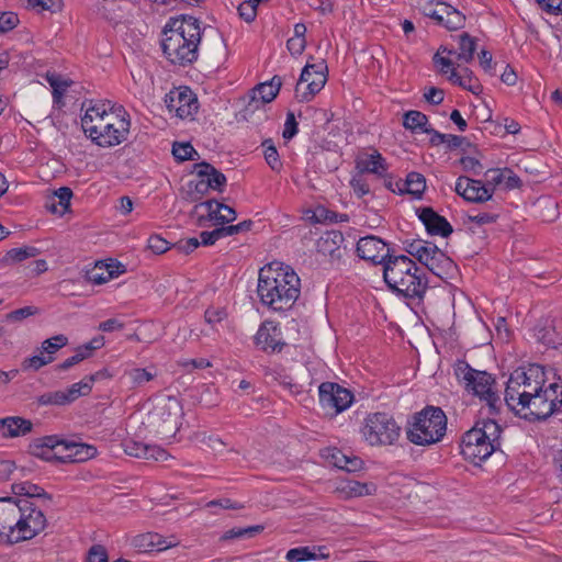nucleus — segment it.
Wrapping results in <instances>:
<instances>
[{
	"mask_svg": "<svg viewBox=\"0 0 562 562\" xmlns=\"http://www.w3.org/2000/svg\"><path fill=\"white\" fill-rule=\"evenodd\" d=\"M257 293L269 308L286 311L300 296L301 281L290 267H273L271 263L259 271Z\"/></svg>",
	"mask_w": 562,
	"mask_h": 562,
	"instance_id": "obj_1",
	"label": "nucleus"
},
{
	"mask_svg": "<svg viewBox=\"0 0 562 562\" xmlns=\"http://www.w3.org/2000/svg\"><path fill=\"white\" fill-rule=\"evenodd\" d=\"M201 27L198 19L183 16L170 20L162 31L161 48L173 65L187 66L198 59Z\"/></svg>",
	"mask_w": 562,
	"mask_h": 562,
	"instance_id": "obj_2",
	"label": "nucleus"
},
{
	"mask_svg": "<svg viewBox=\"0 0 562 562\" xmlns=\"http://www.w3.org/2000/svg\"><path fill=\"white\" fill-rule=\"evenodd\" d=\"M383 279L392 292L409 300H422L427 290V280L405 255L392 256L385 261Z\"/></svg>",
	"mask_w": 562,
	"mask_h": 562,
	"instance_id": "obj_3",
	"label": "nucleus"
},
{
	"mask_svg": "<svg viewBox=\"0 0 562 562\" xmlns=\"http://www.w3.org/2000/svg\"><path fill=\"white\" fill-rule=\"evenodd\" d=\"M502 427L491 418L482 419L468 430L460 445L461 454L471 463L480 464L501 446Z\"/></svg>",
	"mask_w": 562,
	"mask_h": 562,
	"instance_id": "obj_4",
	"label": "nucleus"
},
{
	"mask_svg": "<svg viewBox=\"0 0 562 562\" xmlns=\"http://www.w3.org/2000/svg\"><path fill=\"white\" fill-rule=\"evenodd\" d=\"M544 385V371L539 364L520 367L510 373L506 383L504 401L510 411H515Z\"/></svg>",
	"mask_w": 562,
	"mask_h": 562,
	"instance_id": "obj_5",
	"label": "nucleus"
},
{
	"mask_svg": "<svg viewBox=\"0 0 562 562\" xmlns=\"http://www.w3.org/2000/svg\"><path fill=\"white\" fill-rule=\"evenodd\" d=\"M447 430V417L440 407L426 406L413 416L406 429L407 439L417 446L439 442Z\"/></svg>",
	"mask_w": 562,
	"mask_h": 562,
	"instance_id": "obj_6",
	"label": "nucleus"
},
{
	"mask_svg": "<svg viewBox=\"0 0 562 562\" xmlns=\"http://www.w3.org/2000/svg\"><path fill=\"white\" fill-rule=\"evenodd\" d=\"M182 406L173 396L159 400L148 415V425L162 438L173 437L179 429Z\"/></svg>",
	"mask_w": 562,
	"mask_h": 562,
	"instance_id": "obj_7",
	"label": "nucleus"
},
{
	"mask_svg": "<svg viewBox=\"0 0 562 562\" xmlns=\"http://www.w3.org/2000/svg\"><path fill=\"white\" fill-rule=\"evenodd\" d=\"M401 428L386 413L368 415L362 434L371 446L393 445L400 437Z\"/></svg>",
	"mask_w": 562,
	"mask_h": 562,
	"instance_id": "obj_8",
	"label": "nucleus"
},
{
	"mask_svg": "<svg viewBox=\"0 0 562 562\" xmlns=\"http://www.w3.org/2000/svg\"><path fill=\"white\" fill-rule=\"evenodd\" d=\"M558 383H551L548 387L541 389L514 412L527 420H541L552 415L557 406L555 391Z\"/></svg>",
	"mask_w": 562,
	"mask_h": 562,
	"instance_id": "obj_9",
	"label": "nucleus"
},
{
	"mask_svg": "<svg viewBox=\"0 0 562 562\" xmlns=\"http://www.w3.org/2000/svg\"><path fill=\"white\" fill-rule=\"evenodd\" d=\"M127 113L120 106L117 112L110 113V120L105 125L99 126V132L91 140L101 147H113L127 139L131 122Z\"/></svg>",
	"mask_w": 562,
	"mask_h": 562,
	"instance_id": "obj_10",
	"label": "nucleus"
},
{
	"mask_svg": "<svg viewBox=\"0 0 562 562\" xmlns=\"http://www.w3.org/2000/svg\"><path fill=\"white\" fill-rule=\"evenodd\" d=\"M327 81V65L325 60L306 64L295 87V98L299 102L311 101Z\"/></svg>",
	"mask_w": 562,
	"mask_h": 562,
	"instance_id": "obj_11",
	"label": "nucleus"
},
{
	"mask_svg": "<svg viewBox=\"0 0 562 562\" xmlns=\"http://www.w3.org/2000/svg\"><path fill=\"white\" fill-rule=\"evenodd\" d=\"M458 380L464 383L468 391L483 400L494 392L495 380L486 371H479L471 368L467 362H459L454 368Z\"/></svg>",
	"mask_w": 562,
	"mask_h": 562,
	"instance_id": "obj_12",
	"label": "nucleus"
},
{
	"mask_svg": "<svg viewBox=\"0 0 562 562\" xmlns=\"http://www.w3.org/2000/svg\"><path fill=\"white\" fill-rule=\"evenodd\" d=\"M319 404L330 413L337 415L346 411L353 401V394L334 382H324L318 387Z\"/></svg>",
	"mask_w": 562,
	"mask_h": 562,
	"instance_id": "obj_13",
	"label": "nucleus"
},
{
	"mask_svg": "<svg viewBox=\"0 0 562 562\" xmlns=\"http://www.w3.org/2000/svg\"><path fill=\"white\" fill-rule=\"evenodd\" d=\"M21 507H25L26 510L20 513L18 535H14L16 543L32 539L46 527L44 514L36 509L31 502L21 499Z\"/></svg>",
	"mask_w": 562,
	"mask_h": 562,
	"instance_id": "obj_14",
	"label": "nucleus"
},
{
	"mask_svg": "<svg viewBox=\"0 0 562 562\" xmlns=\"http://www.w3.org/2000/svg\"><path fill=\"white\" fill-rule=\"evenodd\" d=\"M21 510H26L21 507V501L15 502L12 497L0 498V541L16 543L14 535H18Z\"/></svg>",
	"mask_w": 562,
	"mask_h": 562,
	"instance_id": "obj_15",
	"label": "nucleus"
},
{
	"mask_svg": "<svg viewBox=\"0 0 562 562\" xmlns=\"http://www.w3.org/2000/svg\"><path fill=\"white\" fill-rule=\"evenodd\" d=\"M165 103L180 119L192 116L198 111V99L191 89L180 87L166 94Z\"/></svg>",
	"mask_w": 562,
	"mask_h": 562,
	"instance_id": "obj_16",
	"label": "nucleus"
},
{
	"mask_svg": "<svg viewBox=\"0 0 562 562\" xmlns=\"http://www.w3.org/2000/svg\"><path fill=\"white\" fill-rule=\"evenodd\" d=\"M282 86L280 76H273L269 81L257 85L250 92L249 102L244 109V116L254 113L255 111L263 108L266 104L272 102L278 95Z\"/></svg>",
	"mask_w": 562,
	"mask_h": 562,
	"instance_id": "obj_17",
	"label": "nucleus"
},
{
	"mask_svg": "<svg viewBox=\"0 0 562 562\" xmlns=\"http://www.w3.org/2000/svg\"><path fill=\"white\" fill-rule=\"evenodd\" d=\"M356 250L361 259L370 261L373 265L384 266L385 261L392 257L386 243L373 235L360 238L357 243Z\"/></svg>",
	"mask_w": 562,
	"mask_h": 562,
	"instance_id": "obj_18",
	"label": "nucleus"
},
{
	"mask_svg": "<svg viewBox=\"0 0 562 562\" xmlns=\"http://www.w3.org/2000/svg\"><path fill=\"white\" fill-rule=\"evenodd\" d=\"M419 262L440 279L452 277L457 268L454 262L434 244L428 247Z\"/></svg>",
	"mask_w": 562,
	"mask_h": 562,
	"instance_id": "obj_19",
	"label": "nucleus"
},
{
	"mask_svg": "<svg viewBox=\"0 0 562 562\" xmlns=\"http://www.w3.org/2000/svg\"><path fill=\"white\" fill-rule=\"evenodd\" d=\"M117 112V109L110 106V103H98L87 109L81 119V127L85 134L91 139L99 132V126L105 125L110 120V113Z\"/></svg>",
	"mask_w": 562,
	"mask_h": 562,
	"instance_id": "obj_20",
	"label": "nucleus"
},
{
	"mask_svg": "<svg viewBox=\"0 0 562 562\" xmlns=\"http://www.w3.org/2000/svg\"><path fill=\"white\" fill-rule=\"evenodd\" d=\"M456 192L465 201L483 203L492 200L493 191L485 187L482 181L468 177H459L456 182Z\"/></svg>",
	"mask_w": 562,
	"mask_h": 562,
	"instance_id": "obj_21",
	"label": "nucleus"
},
{
	"mask_svg": "<svg viewBox=\"0 0 562 562\" xmlns=\"http://www.w3.org/2000/svg\"><path fill=\"white\" fill-rule=\"evenodd\" d=\"M87 395V386L74 383L65 390L47 392L37 397V403L43 406H63L75 402L80 396Z\"/></svg>",
	"mask_w": 562,
	"mask_h": 562,
	"instance_id": "obj_22",
	"label": "nucleus"
},
{
	"mask_svg": "<svg viewBox=\"0 0 562 562\" xmlns=\"http://www.w3.org/2000/svg\"><path fill=\"white\" fill-rule=\"evenodd\" d=\"M345 237L339 231H327L318 238L316 247L317 251L330 259L331 262L341 260L345 247L342 244Z\"/></svg>",
	"mask_w": 562,
	"mask_h": 562,
	"instance_id": "obj_23",
	"label": "nucleus"
},
{
	"mask_svg": "<svg viewBox=\"0 0 562 562\" xmlns=\"http://www.w3.org/2000/svg\"><path fill=\"white\" fill-rule=\"evenodd\" d=\"M179 541L175 536L165 538L156 532H147L134 537L132 544L140 552L162 551L178 546Z\"/></svg>",
	"mask_w": 562,
	"mask_h": 562,
	"instance_id": "obj_24",
	"label": "nucleus"
},
{
	"mask_svg": "<svg viewBox=\"0 0 562 562\" xmlns=\"http://www.w3.org/2000/svg\"><path fill=\"white\" fill-rule=\"evenodd\" d=\"M417 213L428 234L448 237L453 232L450 223L431 207H422L417 210Z\"/></svg>",
	"mask_w": 562,
	"mask_h": 562,
	"instance_id": "obj_25",
	"label": "nucleus"
},
{
	"mask_svg": "<svg viewBox=\"0 0 562 562\" xmlns=\"http://www.w3.org/2000/svg\"><path fill=\"white\" fill-rule=\"evenodd\" d=\"M255 344L258 348L267 353L281 352L285 342L280 338V331L276 326L262 324L256 336Z\"/></svg>",
	"mask_w": 562,
	"mask_h": 562,
	"instance_id": "obj_26",
	"label": "nucleus"
},
{
	"mask_svg": "<svg viewBox=\"0 0 562 562\" xmlns=\"http://www.w3.org/2000/svg\"><path fill=\"white\" fill-rule=\"evenodd\" d=\"M59 463L83 462L97 454V448L87 443L61 440Z\"/></svg>",
	"mask_w": 562,
	"mask_h": 562,
	"instance_id": "obj_27",
	"label": "nucleus"
},
{
	"mask_svg": "<svg viewBox=\"0 0 562 562\" xmlns=\"http://www.w3.org/2000/svg\"><path fill=\"white\" fill-rule=\"evenodd\" d=\"M57 447H61V440L57 436H45L30 443L29 452L44 461L59 462L60 454L54 451Z\"/></svg>",
	"mask_w": 562,
	"mask_h": 562,
	"instance_id": "obj_28",
	"label": "nucleus"
},
{
	"mask_svg": "<svg viewBox=\"0 0 562 562\" xmlns=\"http://www.w3.org/2000/svg\"><path fill=\"white\" fill-rule=\"evenodd\" d=\"M32 428V422L23 417L11 416L0 419V434L3 438L25 436Z\"/></svg>",
	"mask_w": 562,
	"mask_h": 562,
	"instance_id": "obj_29",
	"label": "nucleus"
},
{
	"mask_svg": "<svg viewBox=\"0 0 562 562\" xmlns=\"http://www.w3.org/2000/svg\"><path fill=\"white\" fill-rule=\"evenodd\" d=\"M357 169L360 172H369L378 176H383L387 170V165L382 155L373 150L372 154H363L356 160Z\"/></svg>",
	"mask_w": 562,
	"mask_h": 562,
	"instance_id": "obj_30",
	"label": "nucleus"
},
{
	"mask_svg": "<svg viewBox=\"0 0 562 562\" xmlns=\"http://www.w3.org/2000/svg\"><path fill=\"white\" fill-rule=\"evenodd\" d=\"M400 193H407L416 199H420L426 189V179L419 172H409L405 181L396 182Z\"/></svg>",
	"mask_w": 562,
	"mask_h": 562,
	"instance_id": "obj_31",
	"label": "nucleus"
},
{
	"mask_svg": "<svg viewBox=\"0 0 562 562\" xmlns=\"http://www.w3.org/2000/svg\"><path fill=\"white\" fill-rule=\"evenodd\" d=\"M71 198V189L68 187H61L54 192V196L50 201L46 202L45 206L49 212L63 215L69 210Z\"/></svg>",
	"mask_w": 562,
	"mask_h": 562,
	"instance_id": "obj_32",
	"label": "nucleus"
},
{
	"mask_svg": "<svg viewBox=\"0 0 562 562\" xmlns=\"http://www.w3.org/2000/svg\"><path fill=\"white\" fill-rule=\"evenodd\" d=\"M403 126L412 132L423 133H425V130L430 127V125H428L427 115L416 110H411L404 113Z\"/></svg>",
	"mask_w": 562,
	"mask_h": 562,
	"instance_id": "obj_33",
	"label": "nucleus"
},
{
	"mask_svg": "<svg viewBox=\"0 0 562 562\" xmlns=\"http://www.w3.org/2000/svg\"><path fill=\"white\" fill-rule=\"evenodd\" d=\"M338 491L345 495V497H361L366 495H371L375 491L373 484L361 483L358 481H347Z\"/></svg>",
	"mask_w": 562,
	"mask_h": 562,
	"instance_id": "obj_34",
	"label": "nucleus"
},
{
	"mask_svg": "<svg viewBox=\"0 0 562 562\" xmlns=\"http://www.w3.org/2000/svg\"><path fill=\"white\" fill-rule=\"evenodd\" d=\"M476 50V40L469 33H462L459 35V52L457 53V59L462 63H470Z\"/></svg>",
	"mask_w": 562,
	"mask_h": 562,
	"instance_id": "obj_35",
	"label": "nucleus"
},
{
	"mask_svg": "<svg viewBox=\"0 0 562 562\" xmlns=\"http://www.w3.org/2000/svg\"><path fill=\"white\" fill-rule=\"evenodd\" d=\"M12 492L14 495H23L27 497H38V498H45L47 501H52V496L47 494L44 488L41 486L30 483V482H21V483H14L11 486Z\"/></svg>",
	"mask_w": 562,
	"mask_h": 562,
	"instance_id": "obj_36",
	"label": "nucleus"
},
{
	"mask_svg": "<svg viewBox=\"0 0 562 562\" xmlns=\"http://www.w3.org/2000/svg\"><path fill=\"white\" fill-rule=\"evenodd\" d=\"M263 530L262 525L249 526V527H234L226 530L221 537L220 541H228L236 539L252 538Z\"/></svg>",
	"mask_w": 562,
	"mask_h": 562,
	"instance_id": "obj_37",
	"label": "nucleus"
},
{
	"mask_svg": "<svg viewBox=\"0 0 562 562\" xmlns=\"http://www.w3.org/2000/svg\"><path fill=\"white\" fill-rule=\"evenodd\" d=\"M45 78L53 88L54 102L59 103L67 88L70 86L71 81L63 78L60 75L56 72H47Z\"/></svg>",
	"mask_w": 562,
	"mask_h": 562,
	"instance_id": "obj_38",
	"label": "nucleus"
},
{
	"mask_svg": "<svg viewBox=\"0 0 562 562\" xmlns=\"http://www.w3.org/2000/svg\"><path fill=\"white\" fill-rule=\"evenodd\" d=\"M333 464L347 472H355L360 469L361 461L358 458H350L345 456L341 451H335L331 454Z\"/></svg>",
	"mask_w": 562,
	"mask_h": 562,
	"instance_id": "obj_39",
	"label": "nucleus"
},
{
	"mask_svg": "<svg viewBox=\"0 0 562 562\" xmlns=\"http://www.w3.org/2000/svg\"><path fill=\"white\" fill-rule=\"evenodd\" d=\"M316 558L317 554L315 553L314 549H311L310 547H297L290 549L285 555L288 562H305L315 560Z\"/></svg>",
	"mask_w": 562,
	"mask_h": 562,
	"instance_id": "obj_40",
	"label": "nucleus"
},
{
	"mask_svg": "<svg viewBox=\"0 0 562 562\" xmlns=\"http://www.w3.org/2000/svg\"><path fill=\"white\" fill-rule=\"evenodd\" d=\"M262 147L265 148L263 155L267 164L272 170L280 171L282 164L273 142L271 139H266L262 142Z\"/></svg>",
	"mask_w": 562,
	"mask_h": 562,
	"instance_id": "obj_41",
	"label": "nucleus"
},
{
	"mask_svg": "<svg viewBox=\"0 0 562 562\" xmlns=\"http://www.w3.org/2000/svg\"><path fill=\"white\" fill-rule=\"evenodd\" d=\"M38 252V249L33 246L13 248L5 254V260L12 262H21L27 258L36 257Z\"/></svg>",
	"mask_w": 562,
	"mask_h": 562,
	"instance_id": "obj_42",
	"label": "nucleus"
},
{
	"mask_svg": "<svg viewBox=\"0 0 562 562\" xmlns=\"http://www.w3.org/2000/svg\"><path fill=\"white\" fill-rule=\"evenodd\" d=\"M68 344V338L63 335H56L52 338H48L42 342V353H47L52 356L57 352L60 348L65 347Z\"/></svg>",
	"mask_w": 562,
	"mask_h": 562,
	"instance_id": "obj_43",
	"label": "nucleus"
},
{
	"mask_svg": "<svg viewBox=\"0 0 562 562\" xmlns=\"http://www.w3.org/2000/svg\"><path fill=\"white\" fill-rule=\"evenodd\" d=\"M172 155L178 161L194 160L196 150L190 143H175L172 145Z\"/></svg>",
	"mask_w": 562,
	"mask_h": 562,
	"instance_id": "obj_44",
	"label": "nucleus"
},
{
	"mask_svg": "<svg viewBox=\"0 0 562 562\" xmlns=\"http://www.w3.org/2000/svg\"><path fill=\"white\" fill-rule=\"evenodd\" d=\"M127 375L135 386H140L153 380L156 373L143 368H133L127 371Z\"/></svg>",
	"mask_w": 562,
	"mask_h": 562,
	"instance_id": "obj_45",
	"label": "nucleus"
},
{
	"mask_svg": "<svg viewBox=\"0 0 562 562\" xmlns=\"http://www.w3.org/2000/svg\"><path fill=\"white\" fill-rule=\"evenodd\" d=\"M113 279L111 272H106L103 262H98L95 267L88 272V280L93 284H103Z\"/></svg>",
	"mask_w": 562,
	"mask_h": 562,
	"instance_id": "obj_46",
	"label": "nucleus"
},
{
	"mask_svg": "<svg viewBox=\"0 0 562 562\" xmlns=\"http://www.w3.org/2000/svg\"><path fill=\"white\" fill-rule=\"evenodd\" d=\"M124 452L131 457L143 458L148 451V445L143 442L135 441L133 439H127L123 442Z\"/></svg>",
	"mask_w": 562,
	"mask_h": 562,
	"instance_id": "obj_47",
	"label": "nucleus"
},
{
	"mask_svg": "<svg viewBox=\"0 0 562 562\" xmlns=\"http://www.w3.org/2000/svg\"><path fill=\"white\" fill-rule=\"evenodd\" d=\"M499 217V207H496L494 211L488 212H477L475 214H469L468 220L476 225H486L495 223Z\"/></svg>",
	"mask_w": 562,
	"mask_h": 562,
	"instance_id": "obj_48",
	"label": "nucleus"
},
{
	"mask_svg": "<svg viewBox=\"0 0 562 562\" xmlns=\"http://www.w3.org/2000/svg\"><path fill=\"white\" fill-rule=\"evenodd\" d=\"M432 243L422 239H415L407 244L405 250L413 257H415L418 261L422 260L428 247L431 246Z\"/></svg>",
	"mask_w": 562,
	"mask_h": 562,
	"instance_id": "obj_49",
	"label": "nucleus"
},
{
	"mask_svg": "<svg viewBox=\"0 0 562 562\" xmlns=\"http://www.w3.org/2000/svg\"><path fill=\"white\" fill-rule=\"evenodd\" d=\"M40 313V310L36 306H24L18 310H14L7 314V321L10 322H21L24 318H27L30 316H34Z\"/></svg>",
	"mask_w": 562,
	"mask_h": 562,
	"instance_id": "obj_50",
	"label": "nucleus"
},
{
	"mask_svg": "<svg viewBox=\"0 0 562 562\" xmlns=\"http://www.w3.org/2000/svg\"><path fill=\"white\" fill-rule=\"evenodd\" d=\"M54 361V357L52 356H32L30 358L24 359L22 366L24 369H33L34 371L40 370L42 367Z\"/></svg>",
	"mask_w": 562,
	"mask_h": 562,
	"instance_id": "obj_51",
	"label": "nucleus"
},
{
	"mask_svg": "<svg viewBox=\"0 0 562 562\" xmlns=\"http://www.w3.org/2000/svg\"><path fill=\"white\" fill-rule=\"evenodd\" d=\"M211 183L205 179H201L196 182L191 181L189 187L191 189L190 196L192 201L200 200L204 194L209 192Z\"/></svg>",
	"mask_w": 562,
	"mask_h": 562,
	"instance_id": "obj_52",
	"label": "nucleus"
},
{
	"mask_svg": "<svg viewBox=\"0 0 562 562\" xmlns=\"http://www.w3.org/2000/svg\"><path fill=\"white\" fill-rule=\"evenodd\" d=\"M27 8L41 10H48L50 12H55L60 9L61 0H26Z\"/></svg>",
	"mask_w": 562,
	"mask_h": 562,
	"instance_id": "obj_53",
	"label": "nucleus"
},
{
	"mask_svg": "<svg viewBox=\"0 0 562 562\" xmlns=\"http://www.w3.org/2000/svg\"><path fill=\"white\" fill-rule=\"evenodd\" d=\"M465 16L458 11L457 9H452L449 13L448 18L446 19L445 26L448 30H459L464 26Z\"/></svg>",
	"mask_w": 562,
	"mask_h": 562,
	"instance_id": "obj_54",
	"label": "nucleus"
},
{
	"mask_svg": "<svg viewBox=\"0 0 562 562\" xmlns=\"http://www.w3.org/2000/svg\"><path fill=\"white\" fill-rule=\"evenodd\" d=\"M201 244L204 246L214 245L218 239L225 238L223 225L211 232L204 231L200 234Z\"/></svg>",
	"mask_w": 562,
	"mask_h": 562,
	"instance_id": "obj_55",
	"label": "nucleus"
},
{
	"mask_svg": "<svg viewBox=\"0 0 562 562\" xmlns=\"http://www.w3.org/2000/svg\"><path fill=\"white\" fill-rule=\"evenodd\" d=\"M19 24V16L13 12L0 13V32L5 33Z\"/></svg>",
	"mask_w": 562,
	"mask_h": 562,
	"instance_id": "obj_56",
	"label": "nucleus"
},
{
	"mask_svg": "<svg viewBox=\"0 0 562 562\" xmlns=\"http://www.w3.org/2000/svg\"><path fill=\"white\" fill-rule=\"evenodd\" d=\"M238 13L243 20L250 23L257 15V7L249 0H246L238 5Z\"/></svg>",
	"mask_w": 562,
	"mask_h": 562,
	"instance_id": "obj_57",
	"label": "nucleus"
},
{
	"mask_svg": "<svg viewBox=\"0 0 562 562\" xmlns=\"http://www.w3.org/2000/svg\"><path fill=\"white\" fill-rule=\"evenodd\" d=\"M87 562H109L106 549L101 544H94L89 549Z\"/></svg>",
	"mask_w": 562,
	"mask_h": 562,
	"instance_id": "obj_58",
	"label": "nucleus"
},
{
	"mask_svg": "<svg viewBox=\"0 0 562 562\" xmlns=\"http://www.w3.org/2000/svg\"><path fill=\"white\" fill-rule=\"evenodd\" d=\"M297 132L299 128L295 115L293 112H288L282 136L284 139H291L297 134Z\"/></svg>",
	"mask_w": 562,
	"mask_h": 562,
	"instance_id": "obj_59",
	"label": "nucleus"
},
{
	"mask_svg": "<svg viewBox=\"0 0 562 562\" xmlns=\"http://www.w3.org/2000/svg\"><path fill=\"white\" fill-rule=\"evenodd\" d=\"M216 203L220 202L214 199L207 200L205 202L200 203L199 205H195V209H198L199 206H204L207 210V218L210 221L215 222L216 224H220V216L222 214V210H220V207H216Z\"/></svg>",
	"mask_w": 562,
	"mask_h": 562,
	"instance_id": "obj_60",
	"label": "nucleus"
},
{
	"mask_svg": "<svg viewBox=\"0 0 562 562\" xmlns=\"http://www.w3.org/2000/svg\"><path fill=\"white\" fill-rule=\"evenodd\" d=\"M111 378V374L109 373V371L106 369H102L93 374H90V375H87L86 378H83L80 382H78L77 384H80V385H83L87 386V395L91 392L92 390V384L95 382V381H99V380H102V379H109Z\"/></svg>",
	"mask_w": 562,
	"mask_h": 562,
	"instance_id": "obj_61",
	"label": "nucleus"
},
{
	"mask_svg": "<svg viewBox=\"0 0 562 562\" xmlns=\"http://www.w3.org/2000/svg\"><path fill=\"white\" fill-rule=\"evenodd\" d=\"M148 248L155 254H164L169 249V243L160 236H151L148 239Z\"/></svg>",
	"mask_w": 562,
	"mask_h": 562,
	"instance_id": "obj_62",
	"label": "nucleus"
},
{
	"mask_svg": "<svg viewBox=\"0 0 562 562\" xmlns=\"http://www.w3.org/2000/svg\"><path fill=\"white\" fill-rule=\"evenodd\" d=\"M206 180L209 183H211V189L223 192V188L226 184V177L220 170L215 168Z\"/></svg>",
	"mask_w": 562,
	"mask_h": 562,
	"instance_id": "obj_63",
	"label": "nucleus"
},
{
	"mask_svg": "<svg viewBox=\"0 0 562 562\" xmlns=\"http://www.w3.org/2000/svg\"><path fill=\"white\" fill-rule=\"evenodd\" d=\"M432 61L441 75H448L449 70L454 68V64L451 58L439 56V54L434 55Z\"/></svg>",
	"mask_w": 562,
	"mask_h": 562,
	"instance_id": "obj_64",
	"label": "nucleus"
}]
</instances>
